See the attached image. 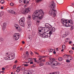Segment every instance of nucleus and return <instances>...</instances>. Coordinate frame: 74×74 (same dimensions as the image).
Masks as SVG:
<instances>
[{"label": "nucleus", "instance_id": "nucleus-20", "mask_svg": "<svg viewBox=\"0 0 74 74\" xmlns=\"http://www.w3.org/2000/svg\"><path fill=\"white\" fill-rule=\"evenodd\" d=\"M49 14L51 16L52 15V14H53V12L52 10H50L49 11Z\"/></svg>", "mask_w": 74, "mask_h": 74}, {"label": "nucleus", "instance_id": "nucleus-33", "mask_svg": "<svg viewBox=\"0 0 74 74\" xmlns=\"http://www.w3.org/2000/svg\"><path fill=\"white\" fill-rule=\"evenodd\" d=\"M62 48L63 49H65V45H62Z\"/></svg>", "mask_w": 74, "mask_h": 74}, {"label": "nucleus", "instance_id": "nucleus-62", "mask_svg": "<svg viewBox=\"0 0 74 74\" xmlns=\"http://www.w3.org/2000/svg\"><path fill=\"white\" fill-rule=\"evenodd\" d=\"M53 53L54 54H56V51H53Z\"/></svg>", "mask_w": 74, "mask_h": 74}, {"label": "nucleus", "instance_id": "nucleus-27", "mask_svg": "<svg viewBox=\"0 0 74 74\" xmlns=\"http://www.w3.org/2000/svg\"><path fill=\"white\" fill-rule=\"evenodd\" d=\"M55 59L54 58H50V60H51V61H52L53 60H55Z\"/></svg>", "mask_w": 74, "mask_h": 74}, {"label": "nucleus", "instance_id": "nucleus-7", "mask_svg": "<svg viewBox=\"0 0 74 74\" xmlns=\"http://www.w3.org/2000/svg\"><path fill=\"white\" fill-rule=\"evenodd\" d=\"M15 27H16V29H17V30L18 31V32H21V27H19V26L17 24L14 25Z\"/></svg>", "mask_w": 74, "mask_h": 74}, {"label": "nucleus", "instance_id": "nucleus-52", "mask_svg": "<svg viewBox=\"0 0 74 74\" xmlns=\"http://www.w3.org/2000/svg\"><path fill=\"white\" fill-rule=\"evenodd\" d=\"M72 59H73V58L72 57L70 56V60H72Z\"/></svg>", "mask_w": 74, "mask_h": 74}, {"label": "nucleus", "instance_id": "nucleus-1", "mask_svg": "<svg viewBox=\"0 0 74 74\" xmlns=\"http://www.w3.org/2000/svg\"><path fill=\"white\" fill-rule=\"evenodd\" d=\"M44 13L42 10H37L32 15V19L34 20L36 18H38L39 20H41Z\"/></svg>", "mask_w": 74, "mask_h": 74}, {"label": "nucleus", "instance_id": "nucleus-11", "mask_svg": "<svg viewBox=\"0 0 74 74\" xmlns=\"http://www.w3.org/2000/svg\"><path fill=\"white\" fill-rule=\"evenodd\" d=\"M65 26L66 27H70L71 25H73V22H71V23H68V22H65Z\"/></svg>", "mask_w": 74, "mask_h": 74}, {"label": "nucleus", "instance_id": "nucleus-58", "mask_svg": "<svg viewBox=\"0 0 74 74\" xmlns=\"http://www.w3.org/2000/svg\"><path fill=\"white\" fill-rule=\"evenodd\" d=\"M30 64H33V62H30Z\"/></svg>", "mask_w": 74, "mask_h": 74}, {"label": "nucleus", "instance_id": "nucleus-23", "mask_svg": "<svg viewBox=\"0 0 74 74\" xmlns=\"http://www.w3.org/2000/svg\"><path fill=\"white\" fill-rule=\"evenodd\" d=\"M42 30H43V29H41H41H40L39 31V32H40V33H41L40 34V35L41 34H42V33H44L43 32H42Z\"/></svg>", "mask_w": 74, "mask_h": 74}, {"label": "nucleus", "instance_id": "nucleus-63", "mask_svg": "<svg viewBox=\"0 0 74 74\" xmlns=\"http://www.w3.org/2000/svg\"><path fill=\"white\" fill-rule=\"evenodd\" d=\"M28 18H29V19H31V16H28Z\"/></svg>", "mask_w": 74, "mask_h": 74}, {"label": "nucleus", "instance_id": "nucleus-50", "mask_svg": "<svg viewBox=\"0 0 74 74\" xmlns=\"http://www.w3.org/2000/svg\"><path fill=\"white\" fill-rule=\"evenodd\" d=\"M27 72L26 71H24V74H27Z\"/></svg>", "mask_w": 74, "mask_h": 74}, {"label": "nucleus", "instance_id": "nucleus-34", "mask_svg": "<svg viewBox=\"0 0 74 74\" xmlns=\"http://www.w3.org/2000/svg\"><path fill=\"white\" fill-rule=\"evenodd\" d=\"M5 1H4V0H1V4H3L4 3Z\"/></svg>", "mask_w": 74, "mask_h": 74}, {"label": "nucleus", "instance_id": "nucleus-61", "mask_svg": "<svg viewBox=\"0 0 74 74\" xmlns=\"http://www.w3.org/2000/svg\"><path fill=\"white\" fill-rule=\"evenodd\" d=\"M3 8H4V7H3V6H1V10H3Z\"/></svg>", "mask_w": 74, "mask_h": 74}, {"label": "nucleus", "instance_id": "nucleus-43", "mask_svg": "<svg viewBox=\"0 0 74 74\" xmlns=\"http://www.w3.org/2000/svg\"><path fill=\"white\" fill-rule=\"evenodd\" d=\"M20 19L22 21H25V18H21Z\"/></svg>", "mask_w": 74, "mask_h": 74}, {"label": "nucleus", "instance_id": "nucleus-60", "mask_svg": "<svg viewBox=\"0 0 74 74\" xmlns=\"http://www.w3.org/2000/svg\"><path fill=\"white\" fill-rule=\"evenodd\" d=\"M69 52L70 53H73V51H69Z\"/></svg>", "mask_w": 74, "mask_h": 74}, {"label": "nucleus", "instance_id": "nucleus-29", "mask_svg": "<svg viewBox=\"0 0 74 74\" xmlns=\"http://www.w3.org/2000/svg\"><path fill=\"white\" fill-rule=\"evenodd\" d=\"M11 55H12V54H10L9 55V57H8V59H10V60H11Z\"/></svg>", "mask_w": 74, "mask_h": 74}, {"label": "nucleus", "instance_id": "nucleus-8", "mask_svg": "<svg viewBox=\"0 0 74 74\" xmlns=\"http://www.w3.org/2000/svg\"><path fill=\"white\" fill-rule=\"evenodd\" d=\"M24 21L21 20V19H20L19 21L20 25L22 27H25V25H24L25 24L24 23Z\"/></svg>", "mask_w": 74, "mask_h": 74}, {"label": "nucleus", "instance_id": "nucleus-24", "mask_svg": "<svg viewBox=\"0 0 74 74\" xmlns=\"http://www.w3.org/2000/svg\"><path fill=\"white\" fill-rule=\"evenodd\" d=\"M38 63V64H39V66H42L44 65V63H42V62H41L39 63Z\"/></svg>", "mask_w": 74, "mask_h": 74}, {"label": "nucleus", "instance_id": "nucleus-5", "mask_svg": "<svg viewBox=\"0 0 74 74\" xmlns=\"http://www.w3.org/2000/svg\"><path fill=\"white\" fill-rule=\"evenodd\" d=\"M30 8H25L23 12L24 14L29 13L30 11Z\"/></svg>", "mask_w": 74, "mask_h": 74}, {"label": "nucleus", "instance_id": "nucleus-59", "mask_svg": "<svg viewBox=\"0 0 74 74\" xmlns=\"http://www.w3.org/2000/svg\"><path fill=\"white\" fill-rule=\"evenodd\" d=\"M72 42L71 41H70L69 42V44H71Z\"/></svg>", "mask_w": 74, "mask_h": 74}, {"label": "nucleus", "instance_id": "nucleus-16", "mask_svg": "<svg viewBox=\"0 0 74 74\" xmlns=\"http://www.w3.org/2000/svg\"><path fill=\"white\" fill-rule=\"evenodd\" d=\"M29 1H30V0H24L23 1L24 3L28 4L29 3Z\"/></svg>", "mask_w": 74, "mask_h": 74}, {"label": "nucleus", "instance_id": "nucleus-41", "mask_svg": "<svg viewBox=\"0 0 74 74\" xmlns=\"http://www.w3.org/2000/svg\"><path fill=\"white\" fill-rule=\"evenodd\" d=\"M21 70V69H17L16 71H17L18 73H19V71H20Z\"/></svg>", "mask_w": 74, "mask_h": 74}, {"label": "nucleus", "instance_id": "nucleus-2", "mask_svg": "<svg viewBox=\"0 0 74 74\" xmlns=\"http://www.w3.org/2000/svg\"><path fill=\"white\" fill-rule=\"evenodd\" d=\"M49 7L50 8L54 11L53 13V15L54 17L56 16V11L55 10V8L56 7V4L55 3V2L53 1H52L50 3V4L49 5Z\"/></svg>", "mask_w": 74, "mask_h": 74}, {"label": "nucleus", "instance_id": "nucleus-35", "mask_svg": "<svg viewBox=\"0 0 74 74\" xmlns=\"http://www.w3.org/2000/svg\"><path fill=\"white\" fill-rule=\"evenodd\" d=\"M69 38H67L66 39H65V41L66 42H69Z\"/></svg>", "mask_w": 74, "mask_h": 74}, {"label": "nucleus", "instance_id": "nucleus-45", "mask_svg": "<svg viewBox=\"0 0 74 74\" xmlns=\"http://www.w3.org/2000/svg\"><path fill=\"white\" fill-rule=\"evenodd\" d=\"M10 5L11 6H12V5H14V4L12 3H11L10 4Z\"/></svg>", "mask_w": 74, "mask_h": 74}, {"label": "nucleus", "instance_id": "nucleus-54", "mask_svg": "<svg viewBox=\"0 0 74 74\" xmlns=\"http://www.w3.org/2000/svg\"><path fill=\"white\" fill-rule=\"evenodd\" d=\"M46 65H49V62H47L46 63Z\"/></svg>", "mask_w": 74, "mask_h": 74}, {"label": "nucleus", "instance_id": "nucleus-30", "mask_svg": "<svg viewBox=\"0 0 74 74\" xmlns=\"http://www.w3.org/2000/svg\"><path fill=\"white\" fill-rule=\"evenodd\" d=\"M16 65H14V66L13 67V70H15V69H16Z\"/></svg>", "mask_w": 74, "mask_h": 74}, {"label": "nucleus", "instance_id": "nucleus-12", "mask_svg": "<svg viewBox=\"0 0 74 74\" xmlns=\"http://www.w3.org/2000/svg\"><path fill=\"white\" fill-rule=\"evenodd\" d=\"M33 59L34 60L35 62H36L37 63H40V62H41V60H41V58H39L38 61L36 60V58H33Z\"/></svg>", "mask_w": 74, "mask_h": 74}, {"label": "nucleus", "instance_id": "nucleus-10", "mask_svg": "<svg viewBox=\"0 0 74 74\" xmlns=\"http://www.w3.org/2000/svg\"><path fill=\"white\" fill-rule=\"evenodd\" d=\"M45 26L46 27H47V29H51V28H52V26L50 25L48 23H46L45 24Z\"/></svg>", "mask_w": 74, "mask_h": 74}, {"label": "nucleus", "instance_id": "nucleus-47", "mask_svg": "<svg viewBox=\"0 0 74 74\" xmlns=\"http://www.w3.org/2000/svg\"><path fill=\"white\" fill-rule=\"evenodd\" d=\"M45 57H46V56H41L40 57V58H45Z\"/></svg>", "mask_w": 74, "mask_h": 74}, {"label": "nucleus", "instance_id": "nucleus-40", "mask_svg": "<svg viewBox=\"0 0 74 74\" xmlns=\"http://www.w3.org/2000/svg\"><path fill=\"white\" fill-rule=\"evenodd\" d=\"M73 26H72L71 27V30H73Z\"/></svg>", "mask_w": 74, "mask_h": 74}, {"label": "nucleus", "instance_id": "nucleus-48", "mask_svg": "<svg viewBox=\"0 0 74 74\" xmlns=\"http://www.w3.org/2000/svg\"><path fill=\"white\" fill-rule=\"evenodd\" d=\"M68 33L69 32H66L65 35H66V36H67V35H68Z\"/></svg>", "mask_w": 74, "mask_h": 74}, {"label": "nucleus", "instance_id": "nucleus-53", "mask_svg": "<svg viewBox=\"0 0 74 74\" xmlns=\"http://www.w3.org/2000/svg\"><path fill=\"white\" fill-rule=\"evenodd\" d=\"M26 55H29V52H28V51H26Z\"/></svg>", "mask_w": 74, "mask_h": 74}, {"label": "nucleus", "instance_id": "nucleus-64", "mask_svg": "<svg viewBox=\"0 0 74 74\" xmlns=\"http://www.w3.org/2000/svg\"><path fill=\"white\" fill-rule=\"evenodd\" d=\"M5 68H2V70H5Z\"/></svg>", "mask_w": 74, "mask_h": 74}, {"label": "nucleus", "instance_id": "nucleus-13", "mask_svg": "<svg viewBox=\"0 0 74 74\" xmlns=\"http://www.w3.org/2000/svg\"><path fill=\"white\" fill-rule=\"evenodd\" d=\"M8 11L9 13H11V14H15V11L11 10H9Z\"/></svg>", "mask_w": 74, "mask_h": 74}, {"label": "nucleus", "instance_id": "nucleus-32", "mask_svg": "<svg viewBox=\"0 0 74 74\" xmlns=\"http://www.w3.org/2000/svg\"><path fill=\"white\" fill-rule=\"evenodd\" d=\"M16 37V38L15 39V40H16V41L18 40V39H19V36H17L16 37Z\"/></svg>", "mask_w": 74, "mask_h": 74}, {"label": "nucleus", "instance_id": "nucleus-46", "mask_svg": "<svg viewBox=\"0 0 74 74\" xmlns=\"http://www.w3.org/2000/svg\"><path fill=\"white\" fill-rule=\"evenodd\" d=\"M0 41H3V38H0Z\"/></svg>", "mask_w": 74, "mask_h": 74}, {"label": "nucleus", "instance_id": "nucleus-36", "mask_svg": "<svg viewBox=\"0 0 74 74\" xmlns=\"http://www.w3.org/2000/svg\"><path fill=\"white\" fill-rule=\"evenodd\" d=\"M40 21H37L36 23L37 25H39V23H40Z\"/></svg>", "mask_w": 74, "mask_h": 74}, {"label": "nucleus", "instance_id": "nucleus-17", "mask_svg": "<svg viewBox=\"0 0 74 74\" xmlns=\"http://www.w3.org/2000/svg\"><path fill=\"white\" fill-rule=\"evenodd\" d=\"M48 29H48V28H45L44 29H43V30L45 32L43 33H47V32H48V30H48Z\"/></svg>", "mask_w": 74, "mask_h": 74}, {"label": "nucleus", "instance_id": "nucleus-42", "mask_svg": "<svg viewBox=\"0 0 74 74\" xmlns=\"http://www.w3.org/2000/svg\"><path fill=\"white\" fill-rule=\"evenodd\" d=\"M30 53L31 55H33V53L32 51H30Z\"/></svg>", "mask_w": 74, "mask_h": 74}, {"label": "nucleus", "instance_id": "nucleus-49", "mask_svg": "<svg viewBox=\"0 0 74 74\" xmlns=\"http://www.w3.org/2000/svg\"><path fill=\"white\" fill-rule=\"evenodd\" d=\"M28 66V64H24V66H25L26 67H27Z\"/></svg>", "mask_w": 74, "mask_h": 74}, {"label": "nucleus", "instance_id": "nucleus-28", "mask_svg": "<svg viewBox=\"0 0 74 74\" xmlns=\"http://www.w3.org/2000/svg\"><path fill=\"white\" fill-rule=\"evenodd\" d=\"M62 57H59V58H58V60H59V61H62Z\"/></svg>", "mask_w": 74, "mask_h": 74}, {"label": "nucleus", "instance_id": "nucleus-9", "mask_svg": "<svg viewBox=\"0 0 74 74\" xmlns=\"http://www.w3.org/2000/svg\"><path fill=\"white\" fill-rule=\"evenodd\" d=\"M53 66H59L60 64V63H58L57 61H53Z\"/></svg>", "mask_w": 74, "mask_h": 74}, {"label": "nucleus", "instance_id": "nucleus-4", "mask_svg": "<svg viewBox=\"0 0 74 74\" xmlns=\"http://www.w3.org/2000/svg\"><path fill=\"white\" fill-rule=\"evenodd\" d=\"M49 30H50L49 32V34L51 35V34H53V32H55V28L54 27H53L52 28H50L49 29Z\"/></svg>", "mask_w": 74, "mask_h": 74}, {"label": "nucleus", "instance_id": "nucleus-22", "mask_svg": "<svg viewBox=\"0 0 74 74\" xmlns=\"http://www.w3.org/2000/svg\"><path fill=\"white\" fill-rule=\"evenodd\" d=\"M49 65H50L51 66H53V61H49Z\"/></svg>", "mask_w": 74, "mask_h": 74}, {"label": "nucleus", "instance_id": "nucleus-19", "mask_svg": "<svg viewBox=\"0 0 74 74\" xmlns=\"http://www.w3.org/2000/svg\"><path fill=\"white\" fill-rule=\"evenodd\" d=\"M7 26V23H4L3 24V28L4 29L5 28V27Z\"/></svg>", "mask_w": 74, "mask_h": 74}, {"label": "nucleus", "instance_id": "nucleus-3", "mask_svg": "<svg viewBox=\"0 0 74 74\" xmlns=\"http://www.w3.org/2000/svg\"><path fill=\"white\" fill-rule=\"evenodd\" d=\"M51 34H49L48 33H43L42 34H40V36L43 37V38L50 37H51Z\"/></svg>", "mask_w": 74, "mask_h": 74}, {"label": "nucleus", "instance_id": "nucleus-55", "mask_svg": "<svg viewBox=\"0 0 74 74\" xmlns=\"http://www.w3.org/2000/svg\"><path fill=\"white\" fill-rule=\"evenodd\" d=\"M17 62H18V61H17V60H16L15 61L14 63H17Z\"/></svg>", "mask_w": 74, "mask_h": 74}, {"label": "nucleus", "instance_id": "nucleus-44", "mask_svg": "<svg viewBox=\"0 0 74 74\" xmlns=\"http://www.w3.org/2000/svg\"><path fill=\"white\" fill-rule=\"evenodd\" d=\"M34 53H35V54H36V55H39V53H38L37 52H36V51H34Z\"/></svg>", "mask_w": 74, "mask_h": 74}, {"label": "nucleus", "instance_id": "nucleus-25", "mask_svg": "<svg viewBox=\"0 0 74 74\" xmlns=\"http://www.w3.org/2000/svg\"><path fill=\"white\" fill-rule=\"evenodd\" d=\"M42 0H35V1L36 3H38L39 2H41Z\"/></svg>", "mask_w": 74, "mask_h": 74}, {"label": "nucleus", "instance_id": "nucleus-18", "mask_svg": "<svg viewBox=\"0 0 74 74\" xmlns=\"http://www.w3.org/2000/svg\"><path fill=\"white\" fill-rule=\"evenodd\" d=\"M15 58V54L12 53V55L11 56V60H12L14 59Z\"/></svg>", "mask_w": 74, "mask_h": 74}, {"label": "nucleus", "instance_id": "nucleus-37", "mask_svg": "<svg viewBox=\"0 0 74 74\" xmlns=\"http://www.w3.org/2000/svg\"><path fill=\"white\" fill-rule=\"evenodd\" d=\"M33 59L32 58H29L28 59V60L29 62H30L32 61Z\"/></svg>", "mask_w": 74, "mask_h": 74}, {"label": "nucleus", "instance_id": "nucleus-15", "mask_svg": "<svg viewBox=\"0 0 74 74\" xmlns=\"http://www.w3.org/2000/svg\"><path fill=\"white\" fill-rule=\"evenodd\" d=\"M65 22H68V23H71V22H73V21L71 20H65Z\"/></svg>", "mask_w": 74, "mask_h": 74}, {"label": "nucleus", "instance_id": "nucleus-51", "mask_svg": "<svg viewBox=\"0 0 74 74\" xmlns=\"http://www.w3.org/2000/svg\"><path fill=\"white\" fill-rule=\"evenodd\" d=\"M54 73L56 74H59V72H55Z\"/></svg>", "mask_w": 74, "mask_h": 74}, {"label": "nucleus", "instance_id": "nucleus-38", "mask_svg": "<svg viewBox=\"0 0 74 74\" xmlns=\"http://www.w3.org/2000/svg\"><path fill=\"white\" fill-rule=\"evenodd\" d=\"M56 1L58 3H60V0H56Z\"/></svg>", "mask_w": 74, "mask_h": 74}, {"label": "nucleus", "instance_id": "nucleus-26", "mask_svg": "<svg viewBox=\"0 0 74 74\" xmlns=\"http://www.w3.org/2000/svg\"><path fill=\"white\" fill-rule=\"evenodd\" d=\"M19 35L18 34H15L14 36V37H19Z\"/></svg>", "mask_w": 74, "mask_h": 74}, {"label": "nucleus", "instance_id": "nucleus-57", "mask_svg": "<svg viewBox=\"0 0 74 74\" xmlns=\"http://www.w3.org/2000/svg\"><path fill=\"white\" fill-rule=\"evenodd\" d=\"M23 59H25V58H26V56H23Z\"/></svg>", "mask_w": 74, "mask_h": 74}, {"label": "nucleus", "instance_id": "nucleus-39", "mask_svg": "<svg viewBox=\"0 0 74 74\" xmlns=\"http://www.w3.org/2000/svg\"><path fill=\"white\" fill-rule=\"evenodd\" d=\"M66 62L67 63H70V60H66Z\"/></svg>", "mask_w": 74, "mask_h": 74}, {"label": "nucleus", "instance_id": "nucleus-31", "mask_svg": "<svg viewBox=\"0 0 74 74\" xmlns=\"http://www.w3.org/2000/svg\"><path fill=\"white\" fill-rule=\"evenodd\" d=\"M40 60V62H45V60H42V58H41Z\"/></svg>", "mask_w": 74, "mask_h": 74}, {"label": "nucleus", "instance_id": "nucleus-21", "mask_svg": "<svg viewBox=\"0 0 74 74\" xmlns=\"http://www.w3.org/2000/svg\"><path fill=\"white\" fill-rule=\"evenodd\" d=\"M62 23L63 26H65V24H64V23H65V20H64V19H62Z\"/></svg>", "mask_w": 74, "mask_h": 74}, {"label": "nucleus", "instance_id": "nucleus-14", "mask_svg": "<svg viewBox=\"0 0 74 74\" xmlns=\"http://www.w3.org/2000/svg\"><path fill=\"white\" fill-rule=\"evenodd\" d=\"M27 23L28 25V28L29 29V28H30V27L31 26L32 22H31V21H28Z\"/></svg>", "mask_w": 74, "mask_h": 74}, {"label": "nucleus", "instance_id": "nucleus-6", "mask_svg": "<svg viewBox=\"0 0 74 74\" xmlns=\"http://www.w3.org/2000/svg\"><path fill=\"white\" fill-rule=\"evenodd\" d=\"M30 8H25L23 12L24 14L29 13L30 11Z\"/></svg>", "mask_w": 74, "mask_h": 74}, {"label": "nucleus", "instance_id": "nucleus-56", "mask_svg": "<svg viewBox=\"0 0 74 74\" xmlns=\"http://www.w3.org/2000/svg\"><path fill=\"white\" fill-rule=\"evenodd\" d=\"M52 51H53V49H51L50 51V52H52Z\"/></svg>", "mask_w": 74, "mask_h": 74}]
</instances>
